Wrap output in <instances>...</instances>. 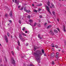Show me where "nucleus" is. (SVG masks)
Returning a JSON list of instances; mask_svg holds the SVG:
<instances>
[{
	"label": "nucleus",
	"instance_id": "nucleus-1",
	"mask_svg": "<svg viewBox=\"0 0 66 66\" xmlns=\"http://www.w3.org/2000/svg\"><path fill=\"white\" fill-rule=\"evenodd\" d=\"M34 55L35 56L36 60L39 63H40V56L42 55V53L40 51H37L34 53Z\"/></svg>",
	"mask_w": 66,
	"mask_h": 66
},
{
	"label": "nucleus",
	"instance_id": "nucleus-2",
	"mask_svg": "<svg viewBox=\"0 0 66 66\" xmlns=\"http://www.w3.org/2000/svg\"><path fill=\"white\" fill-rule=\"evenodd\" d=\"M54 56H55V55L54 54V53H52L51 54V59H53L54 57Z\"/></svg>",
	"mask_w": 66,
	"mask_h": 66
},
{
	"label": "nucleus",
	"instance_id": "nucleus-3",
	"mask_svg": "<svg viewBox=\"0 0 66 66\" xmlns=\"http://www.w3.org/2000/svg\"><path fill=\"white\" fill-rule=\"evenodd\" d=\"M45 7L47 10L48 12H49L50 14H51V12L50 11V9H49V7H48V6H46Z\"/></svg>",
	"mask_w": 66,
	"mask_h": 66
},
{
	"label": "nucleus",
	"instance_id": "nucleus-4",
	"mask_svg": "<svg viewBox=\"0 0 66 66\" xmlns=\"http://www.w3.org/2000/svg\"><path fill=\"white\" fill-rule=\"evenodd\" d=\"M11 62L12 64H13L14 65V66L15 65V62L14 59H12Z\"/></svg>",
	"mask_w": 66,
	"mask_h": 66
},
{
	"label": "nucleus",
	"instance_id": "nucleus-5",
	"mask_svg": "<svg viewBox=\"0 0 66 66\" xmlns=\"http://www.w3.org/2000/svg\"><path fill=\"white\" fill-rule=\"evenodd\" d=\"M19 38H20V39H21L22 38V35H21V34H19Z\"/></svg>",
	"mask_w": 66,
	"mask_h": 66
},
{
	"label": "nucleus",
	"instance_id": "nucleus-6",
	"mask_svg": "<svg viewBox=\"0 0 66 66\" xmlns=\"http://www.w3.org/2000/svg\"><path fill=\"white\" fill-rule=\"evenodd\" d=\"M5 38L6 39V43H8V39L7 38V36H5Z\"/></svg>",
	"mask_w": 66,
	"mask_h": 66
},
{
	"label": "nucleus",
	"instance_id": "nucleus-7",
	"mask_svg": "<svg viewBox=\"0 0 66 66\" xmlns=\"http://www.w3.org/2000/svg\"><path fill=\"white\" fill-rule=\"evenodd\" d=\"M53 32V30H50V32H49V33H50V34H51Z\"/></svg>",
	"mask_w": 66,
	"mask_h": 66
},
{
	"label": "nucleus",
	"instance_id": "nucleus-8",
	"mask_svg": "<svg viewBox=\"0 0 66 66\" xmlns=\"http://www.w3.org/2000/svg\"><path fill=\"white\" fill-rule=\"evenodd\" d=\"M20 40H21L22 42H24L25 41V39H24V38H22Z\"/></svg>",
	"mask_w": 66,
	"mask_h": 66
},
{
	"label": "nucleus",
	"instance_id": "nucleus-9",
	"mask_svg": "<svg viewBox=\"0 0 66 66\" xmlns=\"http://www.w3.org/2000/svg\"><path fill=\"white\" fill-rule=\"evenodd\" d=\"M9 15L10 17H12L13 15L12 14V11H11L10 12L9 14Z\"/></svg>",
	"mask_w": 66,
	"mask_h": 66
},
{
	"label": "nucleus",
	"instance_id": "nucleus-10",
	"mask_svg": "<svg viewBox=\"0 0 66 66\" xmlns=\"http://www.w3.org/2000/svg\"><path fill=\"white\" fill-rule=\"evenodd\" d=\"M29 22L30 23H32L33 22V21L31 20H29Z\"/></svg>",
	"mask_w": 66,
	"mask_h": 66
},
{
	"label": "nucleus",
	"instance_id": "nucleus-11",
	"mask_svg": "<svg viewBox=\"0 0 66 66\" xmlns=\"http://www.w3.org/2000/svg\"><path fill=\"white\" fill-rule=\"evenodd\" d=\"M54 32H55V33H57V32H58V31L56 29H54L53 30Z\"/></svg>",
	"mask_w": 66,
	"mask_h": 66
},
{
	"label": "nucleus",
	"instance_id": "nucleus-12",
	"mask_svg": "<svg viewBox=\"0 0 66 66\" xmlns=\"http://www.w3.org/2000/svg\"><path fill=\"white\" fill-rule=\"evenodd\" d=\"M37 23L36 22H35L34 24V25H33V27H36V25H37Z\"/></svg>",
	"mask_w": 66,
	"mask_h": 66
},
{
	"label": "nucleus",
	"instance_id": "nucleus-13",
	"mask_svg": "<svg viewBox=\"0 0 66 66\" xmlns=\"http://www.w3.org/2000/svg\"><path fill=\"white\" fill-rule=\"evenodd\" d=\"M17 44H18V46H20V42H19V40L18 41Z\"/></svg>",
	"mask_w": 66,
	"mask_h": 66
},
{
	"label": "nucleus",
	"instance_id": "nucleus-14",
	"mask_svg": "<svg viewBox=\"0 0 66 66\" xmlns=\"http://www.w3.org/2000/svg\"><path fill=\"white\" fill-rule=\"evenodd\" d=\"M50 2L49 1H48V2L47 3V5L48 6H50Z\"/></svg>",
	"mask_w": 66,
	"mask_h": 66
},
{
	"label": "nucleus",
	"instance_id": "nucleus-15",
	"mask_svg": "<svg viewBox=\"0 0 66 66\" xmlns=\"http://www.w3.org/2000/svg\"><path fill=\"white\" fill-rule=\"evenodd\" d=\"M52 27L51 25H49V26H48L47 27V29H48L49 28H50L51 27Z\"/></svg>",
	"mask_w": 66,
	"mask_h": 66
},
{
	"label": "nucleus",
	"instance_id": "nucleus-16",
	"mask_svg": "<svg viewBox=\"0 0 66 66\" xmlns=\"http://www.w3.org/2000/svg\"><path fill=\"white\" fill-rule=\"evenodd\" d=\"M51 5L52 7H53V8H54V5H53V4L52 3L51 4Z\"/></svg>",
	"mask_w": 66,
	"mask_h": 66
},
{
	"label": "nucleus",
	"instance_id": "nucleus-17",
	"mask_svg": "<svg viewBox=\"0 0 66 66\" xmlns=\"http://www.w3.org/2000/svg\"><path fill=\"white\" fill-rule=\"evenodd\" d=\"M5 16L6 17H8V14L6 13L5 14Z\"/></svg>",
	"mask_w": 66,
	"mask_h": 66
},
{
	"label": "nucleus",
	"instance_id": "nucleus-18",
	"mask_svg": "<svg viewBox=\"0 0 66 66\" xmlns=\"http://www.w3.org/2000/svg\"><path fill=\"white\" fill-rule=\"evenodd\" d=\"M24 10L25 11H26V12L27 11V9H26V7H24Z\"/></svg>",
	"mask_w": 66,
	"mask_h": 66
},
{
	"label": "nucleus",
	"instance_id": "nucleus-19",
	"mask_svg": "<svg viewBox=\"0 0 66 66\" xmlns=\"http://www.w3.org/2000/svg\"><path fill=\"white\" fill-rule=\"evenodd\" d=\"M36 49H37V47L36 46L34 48V51H35L36 50Z\"/></svg>",
	"mask_w": 66,
	"mask_h": 66
},
{
	"label": "nucleus",
	"instance_id": "nucleus-20",
	"mask_svg": "<svg viewBox=\"0 0 66 66\" xmlns=\"http://www.w3.org/2000/svg\"><path fill=\"white\" fill-rule=\"evenodd\" d=\"M7 35L8 37H10V33L9 32L7 33Z\"/></svg>",
	"mask_w": 66,
	"mask_h": 66
},
{
	"label": "nucleus",
	"instance_id": "nucleus-21",
	"mask_svg": "<svg viewBox=\"0 0 66 66\" xmlns=\"http://www.w3.org/2000/svg\"><path fill=\"white\" fill-rule=\"evenodd\" d=\"M22 35H24V36H26V34H24L23 33H22Z\"/></svg>",
	"mask_w": 66,
	"mask_h": 66
},
{
	"label": "nucleus",
	"instance_id": "nucleus-22",
	"mask_svg": "<svg viewBox=\"0 0 66 66\" xmlns=\"http://www.w3.org/2000/svg\"><path fill=\"white\" fill-rule=\"evenodd\" d=\"M5 59L6 63H7V59H6V57H5Z\"/></svg>",
	"mask_w": 66,
	"mask_h": 66
},
{
	"label": "nucleus",
	"instance_id": "nucleus-23",
	"mask_svg": "<svg viewBox=\"0 0 66 66\" xmlns=\"http://www.w3.org/2000/svg\"><path fill=\"white\" fill-rule=\"evenodd\" d=\"M40 11H41V9L40 8H39V9L37 11L38 12H40Z\"/></svg>",
	"mask_w": 66,
	"mask_h": 66
},
{
	"label": "nucleus",
	"instance_id": "nucleus-24",
	"mask_svg": "<svg viewBox=\"0 0 66 66\" xmlns=\"http://www.w3.org/2000/svg\"><path fill=\"white\" fill-rule=\"evenodd\" d=\"M27 18H31V16L30 15H28L27 16Z\"/></svg>",
	"mask_w": 66,
	"mask_h": 66
},
{
	"label": "nucleus",
	"instance_id": "nucleus-25",
	"mask_svg": "<svg viewBox=\"0 0 66 66\" xmlns=\"http://www.w3.org/2000/svg\"><path fill=\"white\" fill-rule=\"evenodd\" d=\"M26 12H27V13H30V10H27V11H26Z\"/></svg>",
	"mask_w": 66,
	"mask_h": 66
},
{
	"label": "nucleus",
	"instance_id": "nucleus-26",
	"mask_svg": "<svg viewBox=\"0 0 66 66\" xmlns=\"http://www.w3.org/2000/svg\"><path fill=\"white\" fill-rule=\"evenodd\" d=\"M55 47L56 48H59V47L57 45H55Z\"/></svg>",
	"mask_w": 66,
	"mask_h": 66
},
{
	"label": "nucleus",
	"instance_id": "nucleus-27",
	"mask_svg": "<svg viewBox=\"0 0 66 66\" xmlns=\"http://www.w3.org/2000/svg\"><path fill=\"white\" fill-rule=\"evenodd\" d=\"M52 64L53 65H54V61H53L52 62Z\"/></svg>",
	"mask_w": 66,
	"mask_h": 66
},
{
	"label": "nucleus",
	"instance_id": "nucleus-28",
	"mask_svg": "<svg viewBox=\"0 0 66 66\" xmlns=\"http://www.w3.org/2000/svg\"><path fill=\"white\" fill-rule=\"evenodd\" d=\"M19 23H20V24H21V20H19Z\"/></svg>",
	"mask_w": 66,
	"mask_h": 66
},
{
	"label": "nucleus",
	"instance_id": "nucleus-29",
	"mask_svg": "<svg viewBox=\"0 0 66 66\" xmlns=\"http://www.w3.org/2000/svg\"><path fill=\"white\" fill-rule=\"evenodd\" d=\"M42 52L43 53H44V50L43 49L42 50Z\"/></svg>",
	"mask_w": 66,
	"mask_h": 66
},
{
	"label": "nucleus",
	"instance_id": "nucleus-30",
	"mask_svg": "<svg viewBox=\"0 0 66 66\" xmlns=\"http://www.w3.org/2000/svg\"><path fill=\"white\" fill-rule=\"evenodd\" d=\"M52 13L53 15H55V12H54V11H53L52 12Z\"/></svg>",
	"mask_w": 66,
	"mask_h": 66
},
{
	"label": "nucleus",
	"instance_id": "nucleus-31",
	"mask_svg": "<svg viewBox=\"0 0 66 66\" xmlns=\"http://www.w3.org/2000/svg\"><path fill=\"white\" fill-rule=\"evenodd\" d=\"M22 57L23 59H24V57H26V55H24Z\"/></svg>",
	"mask_w": 66,
	"mask_h": 66
},
{
	"label": "nucleus",
	"instance_id": "nucleus-32",
	"mask_svg": "<svg viewBox=\"0 0 66 66\" xmlns=\"http://www.w3.org/2000/svg\"><path fill=\"white\" fill-rule=\"evenodd\" d=\"M29 45V43H27L26 44V46H28V45Z\"/></svg>",
	"mask_w": 66,
	"mask_h": 66
},
{
	"label": "nucleus",
	"instance_id": "nucleus-33",
	"mask_svg": "<svg viewBox=\"0 0 66 66\" xmlns=\"http://www.w3.org/2000/svg\"><path fill=\"white\" fill-rule=\"evenodd\" d=\"M56 58H59V55H56Z\"/></svg>",
	"mask_w": 66,
	"mask_h": 66
},
{
	"label": "nucleus",
	"instance_id": "nucleus-34",
	"mask_svg": "<svg viewBox=\"0 0 66 66\" xmlns=\"http://www.w3.org/2000/svg\"><path fill=\"white\" fill-rule=\"evenodd\" d=\"M23 9V7H22L21 9H20V10L21 11Z\"/></svg>",
	"mask_w": 66,
	"mask_h": 66
},
{
	"label": "nucleus",
	"instance_id": "nucleus-35",
	"mask_svg": "<svg viewBox=\"0 0 66 66\" xmlns=\"http://www.w3.org/2000/svg\"><path fill=\"white\" fill-rule=\"evenodd\" d=\"M34 12H37V10H36L35 9L34 10Z\"/></svg>",
	"mask_w": 66,
	"mask_h": 66
},
{
	"label": "nucleus",
	"instance_id": "nucleus-36",
	"mask_svg": "<svg viewBox=\"0 0 66 66\" xmlns=\"http://www.w3.org/2000/svg\"><path fill=\"white\" fill-rule=\"evenodd\" d=\"M16 49L18 50H19V47L18 46L16 48Z\"/></svg>",
	"mask_w": 66,
	"mask_h": 66
},
{
	"label": "nucleus",
	"instance_id": "nucleus-37",
	"mask_svg": "<svg viewBox=\"0 0 66 66\" xmlns=\"http://www.w3.org/2000/svg\"><path fill=\"white\" fill-rule=\"evenodd\" d=\"M64 28H63V30H64V32H65V31H66V30H65V27L64 26Z\"/></svg>",
	"mask_w": 66,
	"mask_h": 66
},
{
	"label": "nucleus",
	"instance_id": "nucleus-38",
	"mask_svg": "<svg viewBox=\"0 0 66 66\" xmlns=\"http://www.w3.org/2000/svg\"><path fill=\"white\" fill-rule=\"evenodd\" d=\"M25 32L26 33H28V34H29V31H26Z\"/></svg>",
	"mask_w": 66,
	"mask_h": 66
},
{
	"label": "nucleus",
	"instance_id": "nucleus-39",
	"mask_svg": "<svg viewBox=\"0 0 66 66\" xmlns=\"http://www.w3.org/2000/svg\"><path fill=\"white\" fill-rule=\"evenodd\" d=\"M17 0H15V3H17Z\"/></svg>",
	"mask_w": 66,
	"mask_h": 66
},
{
	"label": "nucleus",
	"instance_id": "nucleus-40",
	"mask_svg": "<svg viewBox=\"0 0 66 66\" xmlns=\"http://www.w3.org/2000/svg\"><path fill=\"white\" fill-rule=\"evenodd\" d=\"M11 53L12 55H14V52H13V51L11 52Z\"/></svg>",
	"mask_w": 66,
	"mask_h": 66
},
{
	"label": "nucleus",
	"instance_id": "nucleus-41",
	"mask_svg": "<svg viewBox=\"0 0 66 66\" xmlns=\"http://www.w3.org/2000/svg\"><path fill=\"white\" fill-rule=\"evenodd\" d=\"M38 38H40V34H39L38 35Z\"/></svg>",
	"mask_w": 66,
	"mask_h": 66
},
{
	"label": "nucleus",
	"instance_id": "nucleus-42",
	"mask_svg": "<svg viewBox=\"0 0 66 66\" xmlns=\"http://www.w3.org/2000/svg\"><path fill=\"white\" fill-rule=\"evenodd\" d=\"M51 34L52 35H54V32H52V34Z\"/></svg>",
	"mask_w": 66,
	"mask_h": 66
},
{
	"label": "nucleus",
	"instance_id": "nucleus-43",
	"mask_svg": "<svg viewBox=\"0 0 66 66\" xmlns=\"http://www.w3.org/2000/svg\"><path fill=\"white\" fill-rule=\"evenodd\" d=\"M24 29H25V27H23V28L22 30L24 31Z\"/></svg>",
	"mask_w": 66,
	"mask_h": 66
},
{
	"label": "nucleus",
	"instance_id": "nucleus-44",
	"mask_svg": "<svg viewBox=\"0 0 66 66\" xmlns=\"http://www.w3.org/2000/svg\"><path fill=\"white\" fill-rule=\"evenodd\" d=\"M57 30L58 31L60 32V30H59V28H57Z\"/></svg>",
	"mask_w": 66,
	"mask_h": 66
},
{
	"label": "nucleus",
	"instance_id": "nucleus-45",
	"mask_svg": "<svg viewBox=\"0 0 66 66\" xmlns=\"http://www.w3.org/2000/svg\"><path fill=\"white\" fill-rule=\"evenodd\" d=\"M21 7V6L19 5L18 6V8L19 9L20 8V7Z\"/></svg>",
	"mask_w": 66,
	"mask_h": 66
},
{
	"label": "nucleus",
	"instance_id": "nucleus-46",
	"mask_svg": "<svg viewBox=\"0 0 66 66\" xmlns=\"http://www.w3.org/2000/svg\"><path fill=\"white\" fill-rule=\"evenodd\" d=\"M23 66H26V64H23Z\"/></svg>",
	"mask_w": 66,
	"mask_h": 66
},
{
	"label": "nucleus",
	"instance_id": "nucleus-47",
	"mask_svg": "<svg viewBox=\"0 0 66 66\" xmlns=\"http://www.w3.org/2000/svg\"><path fill=\"white\" fill-rule=\"evenodd\" d=\"M9 22H10V23H12V21L11 20H9Z\"/></svg>",
	"mask_w": 66,
	"mask_h": 66
},
{
	"label": "nucleus",
	"instance_id": "nucleus-48",
	"mask_svg": "<svg viewBox=\"0 0 66 66\" xmlns=\"http://www.w3.org/2000/svg\"><path fill=\"white\" fill-rule=\"evenodd\" d=\"M47 23H45L44 24V25L45 26H46V25H47Z\"/></svg>",
	"mask_w": 66,
	"mask_h": 66
},
{
	"label": "nucleus",
	"instance_id": "nucleus-49",
	"mask_svg": "<svg viewBox=\"0 0 66 66\" xmlns=\"http://www.w3.org/2000/svg\"><path fill=\"white\" fill-rule=\"evenodd\" d=\"M39 6H42V4H39Z\"/></svg>",
	"mask_w": 66,
	"mask_h": 66
},
{
	"label": "nucleus",
	"instance_id": "nucleus-50",
	"mask_svg": "<svg viewBox=\"0 0 66 66\" xmlns=\"http://www.w3.org/2000/svg\"><path fill=\"white\" fill-rule=\"evenodd\" d=\"M56 54H57V55H58V54H59V53H56Z\"/></svg>",
	"mask_w": 66,
	"mask_h": 66
},
{
	"label": "nucleus",
	"instance_id": "nucleus-51",
	"mask_svg": "<svg viewBox=\"0 0 66 66\" xmlns=\"http://www.w3.org/2000/svg\"><path fill=\"white\" fill-rule=\"evenodd\" d=\"M38 27H40V24H39V25H38Z\"/></svg>",
	"mask_w": 66,
	"mask_h": 66
},
{
	"label": "nucleus",
	"instance_id": "nucleus-52",
	"mask_svg": "<svg viewBox=\"0 0 66 66\" xmlns=\"http://www.w3.org/2000/svg\"><path fill=\"white\" fill-rule=\"evenodd\" d=\"M52 47H55V46H54V45H53V46H52Z\"/></svg>",
	"mask_w": 66,
	"mask_h": 66
},
{
	"label": "nucleus",
	"instance_id": "nucleus-53",
	"mask_svg": "<svg viewBox=\"0 0 66 66\" xmlns=\"http://www.w3.org/2000/svg\"><path fill=\"white\" fill-rule=\"evenodd\" d=\"M2 62V61H1V59L0 60V63H1Z\"/></svg>",
	"mask_w": 66,
	"mask_h": 66
},
{
	"label": "nucleus",
	"instance_id": "nucleus-54",
	"mask_svg": "<svg viewBox=\"0 0 66 66\" xmlns=\"http://www.w3.org/2000/svg\"><path fill=\"white\" fill-rule=\"evenodd\" d=\"M39 17H40V18H42V16H40Z\"/></svg>",
	"mask_w": 66,
	"mask_h": 66
},
{
	"label": "nucleus",
	"instance_id": "nucleus-55",
	"mask_svg": "<svg viewBox=\"0 0 66 66\" xmlns=\"http://www.w3.org/2000/svg\"><path fill=\"white\" fill-rule=\"evenodd\" d=\"M57 20L58 22H59V19H57Z\"/></svg>",
	"mask_w": 66,
	"mask_h": 66
},
{
	"label": "nucleus",
	"instance_id": "nucleus-56",
	"mask_svg": "<svg viewBox=\"0 0 66 66\" xmlns=\"http://www.w3.org/2000/svg\"><path fill=\"white\" fill-rule=\"evenodd\" d=\"M32 6H34V4H32Z\"/></svg>",
	"mask_w": 66,
	"mask_h": 66
},
{
	"label": "nucleus",
	"instance_id": "nucleus-57",
	"mask_svg": "<svg viewBox=\"0 0 66 66\" xmlns=\"http://www.w3.org/2000/svg\"><path fill=\"white\" fill-rule=\"evenodd\" d=\"M64 51H62V52L63 53H64Z\"/></svg>",
	"mask_w": 66,
	"mask_h": 66
},
{
	"label": "nucleus",
	"instance_id": "nucleus-58",
	"mask_svg": "<svg viewBox=\"0 0 66 66\" xmlns=\"http://www.w3.org/2000/svg\"><path fill=\"white\" fill-rule=\"evenodd\" d=\"M44 56H46V54H44Z\"/></svg>",
	"mask_w": 66,
	"mask_h": 66
},
{
	"label": "nucleus",
	"instance_id": "nucleus-59",
	"mask_svg": "<svg viewBox=\"0 0 66 66\" xmlns=\"http://www.w3.org/2000/svg\"><path fill=\"white\" fill-rule=\"evenodd\" d=\"M36 6H39V5H37Z\"/></svg>",
	"mask_w": 66,
	"mask_h": 66
},
{
	"label": "nucleus",
	"instance_id": "nucleus-60",
	"mask_svg": "<svg viewBox=\"0 0 66 66\" xmlns=\"http://www.w3.org/2000/svg\"><path fill=\"white\" fill-rule=\"evenodd\" d=\"M66 42H64V44H65V45H66Z\"/></svg>",
	"mask_w": 66,
	"mask_h": 66
},
{
	"label": "nucleus",
	"instance_id": "nucleus-61",
	"mask_svg": "<svg viewBox=\"0 0 66 66\" xmlns=\"http://www.w3.org/2000/svg\"><path fill=\"white\" fill-rule=\"evenodd\" d=\"M52 50L53 51H54V49L52 48Z\"/></svg>",
	"mask_w": 66,
	"mask_h": 66
},
{
	"label": "nucleus",
	"instance_id": "nucleus-62",
	"mask_svg": "<svg viewBox=\"0 0 66 66\" xmlns=\"http://www.w3.org/2000/svg\"><path fill=\"white\" fill-rule=\"evenodd\" d=\"M34 66V65H31V66Z\"/></svg>",
	"mask_w": 66,
	"mask_h": 66
},
{
	"label": "nucleus",
	"instance_id": "nucleus-63",
	"mask_svg": "<svg viewBox=\"0 0 66 66\" xmlns=\"http://www.w3.org/2000/svg\"><path fill=\"white\" fill-rule=\"evenodd\" d=\"M34 66V65H31V66Z\"/></svg>",
	"mask_w": 66,
	"mask_h": 66
},
{
	"label": "nucleus",
	"instance_id": "nucleus-64",
	"mask_svg": "<svg viewBox=\"0 0 66 66\" xmlns=\"http://www.w3.org/2000/svg\"><path fill=\"white\" fill-rule=\"evenodd\" d=\"M0 66H3V65H2V64H1V65H0Z\"/></svg>",
	"mask_w": 66,
	"mask_h": 66
}]
</instances>
